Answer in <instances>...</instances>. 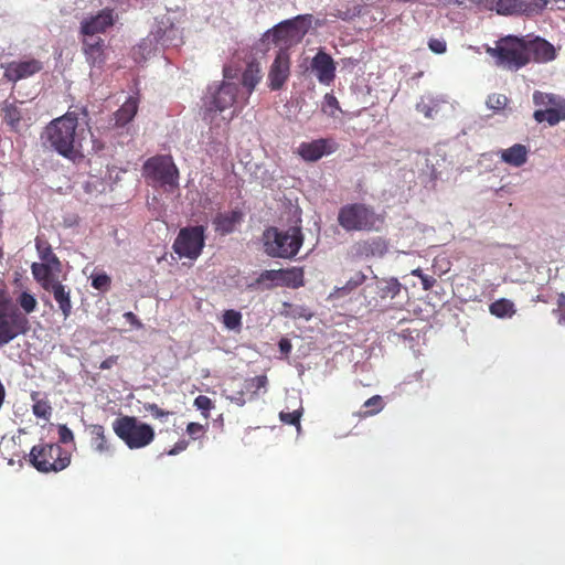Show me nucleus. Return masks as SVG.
<instances>
[{
    "label": "nucleus",
    "mask_w": 565,
    "mask_h": 565,
    "mask_svg": "<svg viewBox=\"0 0 565 565\" xmlns=\"http://www.w3.org/2000/svg\"><path fill=\"white\" fill-rule=\"evenodd\" d=\"M412 275L420 279L424 290H430L436 284V279L433 276L425 275L419 268L414 269Z\"/></svg>",
    "instance_id": "47"
},
{
    "label": "nucleus",
    "mask_w": 565,
    "mask_h": 565,
    "mask_svg": "<svg viewBox=\"0 0 565 565\" xmlns=\"http://www.w3.org/2000/svg\"><path fill=\"white\" fill-rule=\"evenodd\" d=\"M81 115L87 116L85 107H75L53 119L42 134L43 143L49 145L58 154L72 158L82 147L81 132L77 130Z\"/></svg>",
    "instance_id": "1"
},
{
    "label": "nucleus",
    "mask_w": 565,
    "mask_h": 565,
    "mask_svg": "<svg viewBox=\"0 0 565 565\" xmlns=\"http://www.w3.org/2000/svg\"><path fill=\"white\" fill-rule=\"evenodd\" d=\"M10 307V298L4 290L0 289V312L9 310Z\"/></svg>",
    "instance_id": "56"
},
{
    "label": "nucleus",
    "mask_w": 565,
    "mask_h": 565,
    "mask_svg": "<svg viewBox=\"0 0 565 565\" xmlns=\"http://www.w3.org/2000/svg\"><path fill=\"white\" fill-rule=\"evenodd\" d=\"M527 153L529 151L525 146L515 143L508 149L501 150L500 159L512 167L519 168L526 162Z\"/></svg>",
    "instance_id": "24"
},
{
    "label": "nucleus",
    "mask_w": 565,
    "mask_h": 565,
    "mask_svg": "<svg viewBox=\"0 0 565 565\" xmlns=\"http://www.w3.org/2000/svg\"><path fill=\"white\" fill-rule=\"evenodd\" d=\"M489 311L491 315L501 319L511 318L516 312L514 303L507 298L493 301L489 306Z\"/></svg>",
    "instance_id": "34"
},
{
    "label": "nucleus",
    "mask_w": 565,
    "mask_h": 565,
    "mask_svg": "<svg viewBox=\"0 0 565 565\" xmlns=\"http://www.w3.org/2000/svg\"><path fill=\"white\" fill-rule=\"evenodd\" d=\"M115 434L130 449H139L150 445L154 439L153 428L132 416H121L113 423Z\"/></svg>",
    "instance_id": "7"
},
{
    "label": "nucleus",
    "mask_w": 565,
    "mask_h": 565,
    "mask_svg": "<svg viewBox=\"0 0 565 565\" xmlns=\"http://www.w3.org/2000/svg\"><path fill=\"white\" fill-rule=\"evenodd\" d=\"M33 277L45 291L53 295L63 318L66 320L72 315L73 309L71 289L55 279L54 276L47 277V267L44 265L33 268Z\"/></svg>",
    "instance_id": "10"
},
{
    "label": "nucleus",
    "mask_w": 565,
    "mask_h": 565,
    "mask_svg": "<svg viewBox=\"0 0 565 565\" xmlns=\"http://www.w3.org/2000/svg\"><path fill=\"white\" fill-rule=\"evenodd\" d=\"M338 149V143L331 138H320L309 142H301L297 153L308 162H315L326 154L333 153Z\"/></svg>",
    "instance_id": "15"
},
{
    "label": "nucleus",
    "mask_w": 565,
    "mask_h": 565,
    "mask_svg": "<svg viewBox=\"0 0 565 565\" xmlns=\"http://www.w3.org/2000/svg\"><path fill=\"white\" fill-rule=\"evenodd\" d=\"M565 302V296L562 294L558 298V305L562 306Z\"/></svg>",
    "instance_id": "59"
},
{
    "label": "nucleus",
    "mask_w": 565,
    "mask_h": 565,
    "mask_svg": "<svg viewBox=\"0 0 565 565\" xmlns=\"http://www.w3.org/2000/svg\"><path fill=\"white\" fill-rule=\"evenodd\" d=\"M205 245V227L203 225L182 227L172 245L180 258L195 260Z\"/></svg>",
    "instance_id": "9"
},
{
    "label": "nucleus",
    "mask_w": 565,
    "mask_h": 565,
    "mask_svg": "<svg viewBox=\"0 0 565 565\" xmlns=\"http://www.w3.org/2000/svg\"><path fill=\"white\" fill-rule=\"evenodd\" d=\"M222 322L226 329L238 332L242 329V313L234 309H227L223 312Z\"/></svg>",
    "instance_id": "38"
},
{
    "label": "nucleus",
    "mask_w": 565,
    "mask_h": 565,
    "mask_svg": "<svg viewBox=\"0 0 565 565\" xmlns=\"http://www.w3.org/2000/svg\"><path fill=\"white\" fill-rule=\"evenodd\" d=\"M189 446V441L185 439L177 441L171 449L167 451L168 456H175L184 451Z\"/></svg>",
    "instance_id": "53"
},
{
    "label": "nucleus",
    "mask_w": 565,
    "mask_h": 565,
    "mask_svg": "<svg viewBox=\"0 0 565 565\" xmlns=\"http://www.w3.org/2000/svg\"><path fill=\"white\" fill-rule=\"evenodd\" d=\"M143 170L153 181L170 186L178 185L179 171L171 156H156L148 159Z\"/></svg>",
    "instance_id": "12"
},
{
    "label": "nucleus",
    "mask_w": 565,
    "mask_h": 565,
    "mask_svg": "<svg viewBox=\"0 0 565 565\" xmlns=\"http://www.w3.org/2000/svg\"><path fill=\"white\" fill-rule=\"evenodd\" d=\"M125 319L127 321H129L131 324H136L137 327H141V323L139 322V320L137 319L136 315L132 313V312H126L124 315Z\"/></svg>",
    "instance_id": "57"
},
{
    "label": "nucleus",
    "mask_w": 565,
    "mask_h": 565,
    "mask_svg": "<svg viewBox=\"0 0 565 565\" xmlns=\"http://www.w3.org/2000/svg\"><path fill=\"white\" fill-rule=\"evenodd\" d=\"M311 70L315 72L317 79L323 85H330L335 78V62L323 50H319L312 57Z\"/></svg>",
    "instance_id": "17"
},
{
    "label": "nucleus",
    "mask_w": 565,
    "mask_h": 565,
    "mask_svg": "<svg viewBox=\"0 0 565 565\" xmlns=\"http://www.w3.org/2000/svg\"><path fill=\"white\" fill-rule=\"evenodd\" d=\"M138 110V98L130 96L121 107L114 114L115 125L124 127L130 122Z\"/></svg>",
    "instance_id": "25"
},
{
    "label": "nucleus",
    "mask_w": 565,
    "mask_h": 565,
    "mask_svg": "<svg viewBox=\"0 0 565 565\" xmlns=\"http://www.w3.org/2000/svg\"><path fill=\"white\" fill-rule=\"evenodd\" d=\"M490 8L501 15H518V0H491Z\"/></svg>",
    "instance_id": "37"
},
{
    "label": "nucleus",
    "mask_w": 565,
    "mask_h": 565,
    "mask_svg": "<svg viewBox=\"0 0 565 565\" xmlns=\"http://www.w3.org/2000/svg\"><path fill=\"white\" fill-rule=\"evenodd\" d=\"M183 43V31L177 26L174 23L171 24V28L167 31L164 35V41L162 42V46H179Z\"/></svg>",
    "instance_id": "41"
},
{
    "label": "nucleus",
    "mask_w": 565,
    "mask_h": 565,
    "mask_svg": "<svg viewBox=\"0 0 565 565\" xmlns=\"http://www.w3.org/2000/svg\"><path fill=\"white\" fill-rule=\"evenodd\" d=\"M238 86L235 83L223 82L210 85L203 98L204 120H212V114L224 111L237 102Z\"/></svg>",
    "instance_id": "8"
},
{
    "label": "nucleus",
    "mask_w": 565,
    "mask_h": 565,
    "mask_svg": "<svg viewBox=\"0 0 565 565\" xmlns=\"http://www.w3.org/2000/svg\"><path fill=\"white\" fill-rule=\"evenodd\" d=\"M279 273L280 269L264 270L256 278L255 282L252 284L249 287H256L262 289H271L274 287H277L279 286Z\"/></svg>",
    "instance_id": "33"
},
{
    "label": "nucleus",
    "mask_w": 565,
    "mask_h": 565,
    "mask_svg": "<svg viewBox=\"0 0 565 565\" xmlns=\"http://www.w3.org/2000/svg\"><path fill=\"white\" fill-rule=\"evenodd\" d=\"M428 47L436 54H443L447 50V44L443 39H430L428 41Z\"/></svg>",
    "instance_id": "51"
},
{
    "label": "nucleus",
    "mask_w": 565,
    "mask_h": 565,
    "mask_svg": "<svg viewBox=\"0 0 565 565\" xmlns=\"http://www.w3.org/2000/svg\"><path fill=\"white\" fill-rule=\"evenodd\" d=\"M363 407L366 408V411L364 412V416H373V415H376L377 413H380L383 407H384V402H383V398L382 396L380 395H374L372 397H370L369 399H366L363 404Z\"/></svg>",
    "instance_id": "42"
},
{
    "label": "nucleus",
    "mask_w": 565,
    "mask_h": 565,
    "mask_svg": "<svg viewBox=\"0 0 565 565\" xmlns=\"http://www.w3.org/2000/svg\"><path fill=\"white\" fill-rule=\"evenodd\" d=\"M324 107H329L331 109H335L338 110L340 107H339V102L338 99L335 98L334 95L332 94H326L324 96Z\"/></svg>",
    "instance_id": "55"
},
{
    "label": "nucleus",
    "mask_w": 565,
    "mask_h": 565,
    "mask_svg": "<svg viewBox=\"0 0 565 565\" xmlns=\"http://www.w3.org/2000/svg\"><path fill=\"white\" fill-rule=\"evenodd\" d=\"M365 280V275L361 271L356 273L354 277H352L347 285L344 286L345 289L352 290L356 288L358 286L362 285Z\"/></svg>",
    "instance_id": "52"
},
{
    "label": "nucleus",
    "mask_w": 565,
    "mask_h": 565,
    "mask_svg": "<svg viewBox=\"0 0 565 565\" xmlns=\"http://www.w3.org/2000/svg\"><path fill=\"white\" fill-rule=\"evenodd\" d=\"M92 286L95 289L104 290L110 286V278L106 274H97L92 276Z\"/></svg>",
    "instance_id": "48"
},
{
    "label": "nucleus",
    "mask_w": 565,
    "mask_h": 565,
    "mask_svg": "<svg viewBox=\"0 0 565 565\" xmlns=\"http://www.w3.org/2000/svg\"><path fill=\"white\" fill-rule=\"evenodd\" d=\"M290 75V55L279 50L268 72V86L271 90L282 88Z\"/></svg>",
    "instance_id": "14"
},
{
    "label": "nucleus",
    "mask_w": 565,
    "mask_h": 565,
    "mask_svg": "<svg viewBox=\"0 0 565 565\" xmlns=\"http://www.w3.org/2000/svg\"><path fill=\"white\" fill-rule=\"evenodd\" d=\"M354 248L360 257H382L387 253L388 244L383 237H372L356 243Z\"/></svg>",
    "instance_id": "21"
},
{
    "label": "nucleus",
    "mask_w": 565,
    "mask_h": 565,
    "mask_svg": "<svg viewBox=\"0 0 565 565\" xmlns=\"http://www.w3.org/2000/svg\"><path fill=\"white\" fill-rule=\"evenodd\" d=\"M35 248L38 250L39 257L42 260L41 263H33L31 265V273L33 274V268L35 266L44 265L47 267V277L54 276L55 274L61 273L62 264L58 257L53 253V249L50 243L42 238H35Z\"/></svg>",
    "instance_id": "19"
},
{
    "label": "nucleus",
    "mask_w": 565,
    "mask_h": 565,
    "mask_svg": "<svg viewBox=\"0 0 565 565\" xmlns=\"http://www.w3.org/2000/svg\"><path fill=\"white\" fill-rule=\"evenodd\" d=\"M311 14H300L292 19L281 21L273 29L268 30L264 38L270 41L279 50H288L298 44L306 35L311 23Z\"/></svg>",
    "instance_id": "5"
},
{
    "label": "nucleus",
    "mask_w": 565,
    "mask_h": 565,
    "mask_svg": "<svg viewBox=\"0 0 565 565\" xmlns=\"http://www.w3.org/2000/svg\"><path fill=\"white\" fill-rule=\"evenodd\" d=\"M402 285L396 278L376 281V294L381 299L395 298L401 292Z\"/></svg>",
    "instance_id": "32"
},
{
    "label": "nucleus",
    "mask_w": 565,
    "mask_h": 565,
    "mask_svg": "<svg viewBox=\"0 0 565 565\" xmlns=\"http://www.w3.org/2000/svg\"><path fill=\"white\" fill-rule=\"evenodd\" d=\"M72 455L58 444L42 443L32 447L30 463L40 472H60L71 463Z\"/></svg>",
    "instance_id": "6"
},
{
    "label": "nucleus",
    "mask_w": 565,
    "mask_h": 565,
    "mask_svg": "<svg viewBox=\"0 0 565 565\" xmlns=\"http://www.w3.org/2000/svg\"><path fill=\"white\" fill-rule=\"evenodd\" d=\"M302 242L303 235L299 227L287 231L269 227L264 232L265 252L271 257L291 258L297 255Z\"/></svg>",
    "instance_id": "4"
},
{
    "label": "nucleus",
    "mask_w": 565,
    "mask_h": 565,
    "mask_svg": "<svg viewBox=\"0 0 565 565\" xmlns=\"http://www.w3.org/2000/svg\"><path fill=\"white\" fill-rule=\"evenodd\" d=\"M118 360H119L118 355H110L100 363L99 369L100 370H109L118 363Z\"/></svg>",
    "instance_id": "54"
},
{
    "label": "nucleus",
    "mask_w": 565,
    "mask_h": 565,
    "mask_svg": "<svg viewBox=\"0 0 565 565\" xmlns=\"http://www.w3.org/2000/svg\"><path fill=\"white\" fill-rule=\"evenodd\" d=\"M15 301L21 309L20 311L25 317H26V315L34 312L38 307V300H36L35 296L29 290L21 291L17 296Z\"/></svg>",
    "instance_id": "36"
},
{
    "label": "nucleus",
    "mask_w": 565,
    "mask_h": 565,
    "mask_svg": "<svg viewBox=\"0 0 565 565\" xmlns=\"http://www.w3.org/2000/svg\"><path fill=\"white\" fill-rule=\"evenodd\" d=\"M565 100L564 98L556 96L554 94L543 93L540 90H535L533 94V103L539 107H544V109L553 107L557 105L558 102Z\"/></svg>",
    "instance_id": "39"
},
{
    "label": "nucleus",
    "mask_w": 565,
    "mask_h": 565,
    "mask_svg": "<svg viewBox=\"0 0 565 565\" xmlns=\"http://www.w3.org/2000/svg\"><path fill=\"white\" fill-rule=\"evenodd\" d=\"M172 20L168 15H162L161 18L157 19L156 24L153 29L150 32L149 41L157 42L159 44H162L164 41V35L167 34V31L171 28Z\"/></svg>",
    "instance_id": "35"
},
{
    "label": "nucleus",
    "mask_w": 565,
    "mask_h": 565,
    "mask_svg": "<svg viewBox=\"0 0 565 565\" xmlns=\"http://www.w3.org/2000/svg\"><path fill=\"white\" fill-rule=\"evenodd\" d=\"M548 0H518V15L535 17L547 7Z\"/></svg>",
    "instance_id": "30"
},
{
    "label": "nucleus",
    "mask_w": 565,
    "mask_h": 565,
    "mask_svg": "<svg viewBox=\"0 0 565 565\" xmlns=\"http://www.w3.org/2000/svg\"><path fill=\"white\" fill-rule=\"evenodd\" d=\"M30 397H31V401L33 402V405H32L33 415L36 418H41L46 422L50 420V418L52 416V411H53L50 401L46 397H42L41 393L38 391H33L31 393Z\"/></svg>",
    "instance_id": "28"
},
{
    "label": "nucleus",
    "mask_w": 565,
    "mask_h": 565,
    "mask_svg": "<svg viewBox=\"0 0 565 565\" xmlns=\"http://www.w3.org/2000/svg\"><path fill=\"white\" fill-rule=\"evenodd\" d=\"M243 216V212L239 210L218 212L212 221L215 232L220 235L232 233L242 223Z\"/></svg>",
    "instance_id": "20"
},
{
    "label": "nucleus",
    "mask_w": 565,
    "mask_h": 565,
    "mask_svg": "<svg viewBox=\"0 0 565 565\" xmlns=\"http://www.w3.org/2000/svg\"><path fill=\"white\" fill-rule=\"evenodd\" d=\"M487 53L495 58L498 66L509 71H519L530 63L525 36L507 35L495 42L494 47H487Z\"/></svg>",
    "instance_id": "3"
},
{
    "label": "nucleus",
    "mask_w": 565,
    "mask_h": 565,
    "mask_svg": "<svg viewBox=\"0 0 565 565\" xmlns=\"http://www.w3.org/2000/svg\"><path fill=\"white\" fill-rule=\"evenodd\" d=\"M525 46L530 62L547 63L553 61L556 56L554 46L540 36H535L534 39L525 36Z\"/></svg>",
    "instance_id": "18"
},
{
    "label": "nucleus",
    "mask_w": 565,
    "mask_h": 565,
    "mask_svg": "<svg viewBox=\"0 0 565 565\" xmlns=\"http://www.w3.org/2000/svg\"><path fill=\"white\" fill-rule=\"evenodd\" d=\"M3 78L11 83L29 78L43 70V63L36 58L1 63Z\"/></svg>",
    "instance_id": "13"
},
{
    "label": "nucleus",
    "mask_w": 565,
    "mask_h": 565,
    "mask_svg": "<svg viewBox=\"0 0 565 565\" xmlns=\"http://www.w3.org/2000/svg\"><path fill=\"white\" fill-rule=\"evenodd\" d=\"M279 277V286L282 287L296 289L305 285V273L300 267L280 269Z\"/></svg>",
    "instance_id": "26"
},
{
    "label": "nucleus",
    "mask_w": 565,
    "mask_h": 565,
    "mask_svg": "<svg viewBox=\"0 0 565 565\" xmlns=\"http://www.w3.org/2000/svg\"><path fill=\"white\" fill-rule=\"evenodd\" d=\"M186 434L193 439H198L200 437H202L205 431H206V428L204 425L200 424V423H189L186 425Z\"/></svg>",
    "instance_id": "46"
},
{
    "label": "nucleus",
    "mask_w": 565,
    "mask_h": 565,
    "mask_svg": "<svg viewBox=\"0 0 565 565\" xmlns=\"http://www.w3.org/2000/svg\"><path fill=\"white\" fill-rule=\"evenodd\" d=\"M30 322L19 308L11 306L0 312V347L10 343L17 337L28 333Z\"/></svg>",
    "instance_id": "11"
},
{
    "label": "nucleus",
    "mask_w": 565,
    "mask_h": 565,
    "mask_svg": "<svg viewBox=\"0 0 565 565\" xmlns=\"http://www.w3.org/2000/svg\"><path fill=\"white\" fill-rule=\"evenodd\" d=\"M338 223L347 232H377L384 223V217L366 204L351 203L339 210Z\"/></svg>",
    "instance_id": "2"
},
{
    "label": "nucleus",
    "mask_w": 565,
    "mask_h": 565,
    "mask_svg": "<svg viewBox=\"0 0 565 565\" xmlns=\"http://www.w3.org/2000/svg\"><path fill=\"white\" fill-rule=\"evenodd\" d=\"M104 46V40L100 38L85 39L83 41V51L90 65L100 66L105 62Z\"/></svg>",
    "instance_id": "22"
},
{
    "label": "nucleus",
    "mask_w": 565,
    "mask_h": 565,
    "mask_svg": "<svg viewBox=\"0 0 565 565\" xmlns=\"http://www.w3.org/2000/svg\"><path fill=\"white\" fill-rule=\"evenodd\" d=\"M115 23L113 9H103L97 14L90 15L81 22V32L86 36L93 38L96 34L104 33Z\"/></svg>",
    "instance_id": "16"
},
{
    "label": "nucleus",
    "mask_w": 565,
    "mask_h": 565,
    "mask_svg": "<svg viewBox=\"0 0 565 565\" xmlns=\"http://www.w3.org/2000/svg\"><path fill=\"white\" fill-rule=\"evenodd\" d=\"M57 433H58V441L61 444L66 445V444L74 441V434L65 424H60L57 426Z\"/></svg>",
    "instance_id": "49"
},
{
    "label": "nucleus",
    "mask_w": 565,
    "mask_h": 565,
    "mask_svg": "<svg viewBox=\"0 0 565 565\" xmlns=\"http://www.w3.org/2000/svg\"><path fill=\"white\" fill-rule=\"evenodd\" d=\"M302 416V408L296 409L294 412H280L279 419L287 425H294L297 429H300V418Z\"/></svg>",
    "instance_id": "44"
},
{
    "label": "nucleus",
    "mask_w": 565,
    "mask_h": 565,
    "mask_svg": "<svg viewBox=\"0 0 565 565\" xmlns=\"http://www.w3.org/2000/svg\"><path fill=\"white\" fill-rule=\"evenodd\" d=\"M279 349L281 352H286L288 353L291 349V344L288 340L286 339H282L280 342H279Z\"/></svg>",
    "instance_id": "58"
},
{
    "label": "nucleus",
    "mask_w": 565,
    "mask_h": 565,
    "mask_svg": "<svg viewBox=\"0 0 565 565\" xmlns=\"http://www.w3.org/2000/svg\"><path fill=\"white\" fill-rule=\"evenodd\" d=\"M268 384V379L266 375H258L255 377L247 379L245 381V390L250 393L252 396H257L260 390H265Z\"/></svg>",
    "instance_id": "40"
},
{
    "label": "nucleus",
    "mask_w": 565,
    "mask_h": 565,
    "mask_svg": "<svg viewBox=\"0 0 565 565\" xmlns=\"http://www.w3.org/2000/svg\"><path fill=\"white\" fill-rule=\"evenodd\" d=\"M193 405L199 411H201V414L205 419H207L210 417V411L214 407L212 399L205 395L196 396Z\"/></svg>",
    "instance_id": "43"
},
{
    "label": "nucleus",
    "mask_w": 565,
    "mask_h": 565,
    "mask_svg": "<svg viewBox=\"0 0 565 565\" xmlns=\"http://www.w3.org/2000/svg\"><path fill=\"white\" fill-rule=\"evenodd\" d=\"M533 117L537 122L547 121L550 126L557 125L561 120H565V99L553 107L535 110Z\"/></svg>",
    "instance_id": "23"
},
{
    "label": "nucleus",
    "mask_w": 565,
    "mask_h": 565,
    "mask_svg": "<svg viewBox=\"0 0 565 565\" xmlns=\"http://www.w3.org/2000/svg\"><path fill=\"white\" fill-rule=\"evenodd\" d=\"M262 78L260 68L257 63H249L242 74V85L247 89L249 96Z\"/></svg>",
    "instance_id": "31"
},
{
    "label": "nucleus",
    "mask_w": 565,
    "mask_h": 565,
    "mask_svg": "<svg viewBox=\"0 0 565 565\" xmlns=\"http://www.w3.org/2000/svg\"><path fill=\"white\" fill-rule=\"evenodd\" d=\"M509 98L504 94H491L488 96L487 106L493 110H502L507 107Z\"/></svg>",
    "instance_id": "45"
},
{
    "label": "nucleus",
    "mask_w": 565,
    "mask_h": 565,
    "mask_svg": "<svg viewBox=\"0 0 565 565\" xmlns=\"http://www.w3.org/2000/svg\"><path fill=\"white\" fill-rule=\"evenodd\" d=\"M145 411L150 413L154 418L161 419L163 417H168L171 413L168 411H163L154 403H146L143 405Z\"/></svg>",
    "instance_id": "50"
},
{
    "label": "nucleus",
    "mask_w": 565,
    "mask_h": 565,
    "mask_svg": "<svg viewBox=\"0 0 565 565\" xmlns=\"http://www.w3.org/2000/svg\"><path fill=\"white\" fill-rule=\"evenodd\" d=\"M2 119L7 124V126L13 130L18 131L20 128V122L22 120V113L15 103L4 102L1 107Z\"/></svg>",
    "instance_id": "29"
},
{
    "label": "nucleus",
    "mask_w": 565,
    "mask_h": 565,
    "mask_svg": "<svg viewBox=\"0 0 565 565\" xmlns=\"http://www.w3.org/2000/svg\"><path fill=\"white\" fill-rule=\"evenodd\" d=\"M87 430L90 436V445L95 451L104 454L110 450V445L108 444L104 426L98 424L89 425Z\"/></svg>",
    "instance_id": "27"
}]
</instances>
